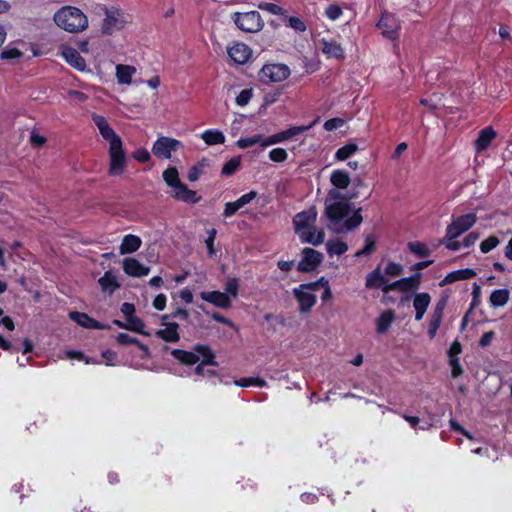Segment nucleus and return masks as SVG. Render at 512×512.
<instances>
[{
	"instance_id": "obj_1",
	"label": "nucleus",
	"mask_w": 512,
	"mask_h": 512,
	"mask_svg": "<svg viewBox=\"0 0 512 512\" xmlns=\"http://www.w3.org/2000/svg\"><path fill=\"white\" fill-rule=\"evenodd\" d=\"M358 197L355 191L341 194L336 189H330L325 199L324 216L328 220L327 228L336 233L342 234L356 229L363 221L361 210L358 208L354 213L346 218L351 210L350 200Z\"/></svg>"
},
{
	"instance_id": "obj_2",
	"label": "nucleus",
	"mask_w": 512,
	"mask_h": 512,
	"mask_svg": "<svg viewBox=\"0 0 512 512\" xmlns=\"http://www.w3.org/2000/svg\"><path fill=\"white\" fill-rule=\"evenodd\" d=\"M99 132L105 140L109 141V175L116 176L122 174L126 165V154L123 149L121 138L115 133L110 125L99 130Z\"/></svg>"
},
{
	"instance_id": "obj_3",
	"label": "nucleus",
	"mask_w": 512,
	"mask_h": 512,
	"mask_svg": "<svg viewBox=\"0 0 512 512\" xmlns=\"http://www.w3.org/2000/svg\"><path fill=\"white\" fill-rule=\"evenodd\" d=\"M54 21L61 29L70 33L83 31L88 26V19L78 8L65 6L54 15Z\"/></svg>"
},
{
	"instance_id": "obj_4",
	"label": "nucleus",
	"mask_w": 512,
	"mask_h": 512,
	"mask_svg": "<svg viewBox=\"0 0 512 512\" xmlns=\"http://www.w3.org/2000/svg\"><path fill=\"white\" fill-rule=\"evenodd\" d=\"M163 180L173 189L171 196L179 201L189 204H195L201 200L200 196L182 183L179 179L178 170L175 167L167 168L162 174Z\"/></svg>"
},
{
	"instance_id": "obj_5",
	"label": "nucleus",
	"mask_w": 512,
	"mask_h": 512,
	"mask_svg": "<svg viewBox=\"0 0 512 512\" xmlns=\"http://www.w3.org/2000/svg\"><path fill=\"white\" fill-rule=\"evenodd\" d=\"M232 19L240 30L248 33H256L264 26L261 15L257 11L245 13L235 12Z\"/></svg>"
},
{
	"instance_id": "obj_6",
	"label": "nucleus",
	"mask_w": 512,
	"mask_h": 512,
	"mask_svg": "<svg viewBox=\"0 0 512 512\" xmlns=\"http://www.w3.org/2000/svg\"><path fill=\"white\" fill-rule=\"evenodd\" d=\"M290 75V69L285 64H266L259 72L261 82L271 84L286 80Z\"/></svg>"
},
{
	"instance_id": "obj_7",
	"label": "nucleus",
	"mask_w": 512,
	"mask_h": 512,
	"mask_svg": "<svg viewBox=\"0 0 512 512\" xmlns=\"http://www.w3.org/2000/svg\"><path fill=\"white\" fill-rule=\"evenodd\" d=\"M477 221L475 213H468L453 219L452 223L446 228V238L453 240L468 231Z\"/></svg>"
},
{
	"instance_id": "obj_8",
	"label": "nucleus",
	"mask_w": 512,
	"mask_h": 512,
	"mask_svg": "<svg viewBox=\"0 0 512 512\" xmlns=\"http://www.w3.org/2000/svg\"><path fill=\"white\" fill-rule=\"evenodd\" d=\"M194 351L201 355L203 358L202 361L195 368V373L200 376L213 377L216 376V371L207 369L205 370V366H218L217 361L215 360V354L212 349L203 344H197L194 346Z\"/></svg>"
},
{
	"instance_id": "obj_9",
	"label": "nucleus",
	"mask_w": 512,
	"mask_h": 512,
	"mask_svg": "<svg viewBox=\"0 0 512 512\" xmlns=\"http://www.w3.org/2000/svg\"><path fill=\"white\" fill-rule=\"evenodd\" d=\"M181 146L180 141L163 136L154 142L152 152L157 157L170 159L172 152L176 151Z\"/></svg>"
},
{
	"instance_id": "obj_10",
	"label": "nucleus",
	"mask_w": 512,
	"mask_h": 512,
	"mask_svg": "<svg viewBox=\"0 0 512 512\" xmlns=\"http://www.w3.org/2000/svg\"><path fill=\"white\" fill-rule=\"evenodd\" d=\"M317 210L314 206L310 207L308 210L297 213L293 217V225L296 234H300L303 231L313 228L317 220Z\"/></svg>"
},
{
	"instance_id": "obj_11",
	"label": "nucleus",
	"mask_w": 512,
	"mask_h": 512,
	"mask_svg": "<svg viewBox=\"0 0 512 512\" xmlns=\"http://www.w3.org/2000/svg\"><path fill=\"white\" fill-rule=\"evenodd\" d=\"M311 284H302L293 290L294 296L299 302V311L301 313L310 312L316 303V296L310 292Z\"/></svg>"
},
{
	"instance_id": "obj_12",
	"label": "nucleus",
	"mask_w": 512,
	"mask_h": 512,
	"mask_svg": "<svg viewBox=\"0 0 512 512\" xmlns=\"http://www.w3.org/2000/svg\"><path fill=\"white\" fill-rule=\"evenodd\" d=\"M124 23L123 13L119 9L105 8V19L102 24L104 34H112L113 31L121 29Z\"/></svg>"
},
{
	"instance_id": "obj_13",
	"label": "nucleus",
	"mask_w": 512,
	"mask_h": 512,
	"mask_svg": "<svg viewBox=\"0 0 512 512\" xmlns=\"http://www.w3.org/2000/svg\"><path fill=\"white\" fill-rule=\"evenodd\" d=\"M302 256L297 266L300 272L312 271L323 261V254L321 252L308 247L302 250Z\"/></svg>"
},
{
	"instance_id": "obj_14",
	"label": "nucleus",
	"mask_w": 512,
	"mask_h": 512,
	"mask_svg": "<svg viewBox=\"0 0 512 512\" xmlns=\"http://www.w3.org/2000/svg\"><path fill=\"white\" fill-rule=\"evenodd\" d=\"M60 53L66 62L73 68L79 71H84L86 69V62L76 49L63 45L60 48Z\"/></svg>"
},
{
	"instance_id": "obj_15",
	"label": "nucleus",
	"mask_w": 512,
	"mask_h": 512,
	"mask_svg": "<svg viewBox=\"0 0 512 512\" xmlns=\"http://www.w3.org/2000/svg\"><path fill=\"white\" fill-rule=\"evenodd\" d=\"M201 299L214 305L215 307L228 309L231 307V299L226 293L220 291H203L200 293Z\"/></svg>"
},
{
	"instance_id": "obj_16",
	"label": "nucleus",
	"mask_w": 512,
	"mask_h": 512,
	"mask_svg": "<svg viewBox=\"0 0 512 512\" xmlns=\"http://www.w3.org/2000/svg\"><path fill=\"white\" fill-rule=\"evenodd\" d=\"M377 26L382 29V34L384 37L390 40L398 38L399 25L392 15H382Z\"/></svg>"
},
{
	"instance_id": "obj_17",
	"label": "nucleus",
	"mask_w": 512,
	"mask_h": 512,
	"mask_svg": "<svg viewBox=\"0 0 512 512\" xmlns=\"http://www.w3.org/2000/svg\"><path fill=\"white\" fill-rule=\"evenodd\" d=\"M123 270L131 277H143L149 274L150 267L144 266L136 258L127 257L123 260Z\"/></svg>"
},
{
	"instance_id": "obj_18",
	"label": "nucleus",
	"mask_w": 512,
	"mask_h": 512,
	"mask_svg": "<svg viewBox=\"0 0 512 512\" xmlns=\"http://www.w3.org/2000/svg\"><path fill=\"white\" fill-rule=\"evenodd\" d=\"M227 52L232 61L237 64H245L252 54V50L244 43H236Z\"/></svg>"
},
{
	"instance_id": "obj_19",
	"label": "nucleus",
	"mask_w": 512,
	"mask_h": 512,
	"mask_svg": "<svg viewBox=\"0 0 512 512\" xmlns=\"http://www.w3.org/2000/svg\"><path fill=\"white\" fill-rule=\"evenodd\" d=\"M70 318L75 321L78 325L89 328V329H106L107 326L101 324L89 315L83 312L73 311L69 314Z\"/></svg>"
},
{
	"instance_id": "obj_20",
	"label": "nucleus",
	"mask_w": 512,
	"mask_h": 512,
	"mask_svg": "<svg viewBox=\"0 0 512 512\" xmlns=\"http://www.w3.org/2000/svg\"><path fill=\"white\" fill-rule=\"evenodd\" d=\"M431 302V297L428 293L422 292L415 294L413 298V307L415 309V320H422L429 304Z\"/></svg>"
},
{
	"instance_id": "obj_21",
	"label": "nucleus",
	"mask_w": 512,
	"mask_h": 512,
	"mask_svg": "<svg viewBox=\"0 0 512 512\" xmlns=\"http://www.w3.org/2000/svg\"><path fill=\"white\" fill-rule=\"evenodd\" d=\"M298 236L302 242L318 246L324 242L325 233L323 229H316L314 224L313 228L303 231Z\"/></svg>"
},
{
	"instance_id": "obj_22",
	"label": "nucleus",
	"mask_w": 512,
	"mask_h": 512,
	"mask_svg": "<svg viewBox=\"0 0 512 512\" xmlns=\"http://www.w3.org/2000/svg\"><path fill=\"white\" fill-rule=\"evenodd\" d=\"M141 244H142V240L137 235H134V234L125 235L122 240V243L119 247V253L121 255L131 254V253L137 251L141 247Z\"/></svg>"
},
{
	"instance_id": "obj_23",
	"label": "nucleus",
	"mask_w": 512,
	"mask_h": 512,
	"mask_svg": "<svg viewBox=\"0 0 512 512\" xmlns=\"http://www.w3.org/2000/svg\"><path fill=\"white\" fill-rule=\"evenodd\" d=\"M385 282V276L382 273L380 266H378L366 276L365 287L368 289H382Z\"/></svg>"
},
{
	"instance_id": "obj_24",
	"label": "nucleus",
	"mask_w": 512,
	"mask_h": 512,
	"mask_svg": "<svg viewBox=\"0 0 512 512\" xmlns=\"http://www.w3.org/2000/svg\"><path fill=\"white\" fill-rule=\"evenodd\" d=\"M330 182L334 186L333 189L343 190L349 186L351 179H350L348 172H346L344 170L337 169V170L332 171V173L330 175Z\"/></svg>"
},
{
	"instance_id": "obj_25",
	"label": "nucleus",
	"mask_w": 512,
	"mask_h": 512,
	"mask_svg": "<svg viewBox=\"0 0 512 512\" xmlns=\"http://www.w3.org/2000/svg\"><path fill=\"white\" fill-rule=\"evenodd\" d=\"M178 327L176 322L169 323L164 329L156 331V336L166 342H177L180 339Z\"/></svg>"
},
{
	"instance_id": "obj_26",
	"label": "nucleus",
	"mask_w": 512,
	"mask_h": 512,
	"mask_svg": "<svg viewBox=\"0 0 512 512\" xmlns=\"http://www.w3.org/2000/svg\"><path fill=\"white\" fill-rule=\"evenodd\" d=\"M171 355L184 365H193L199 361L200 354L197 352L185 351L181 349H173Z\"/></svg>"
},
{
	"instance_id": "obj_27",
	"label": "nucleus",
	"mask_w": 512,
	"mask_h": 512,
	"mask_svg": "<svg viewBox=\"0 0 512 512\" xmlns=\"http://www.w3.org/2000/svg\"><path fill=\"white\" fill-rule=\"evenodd\" d=\"M474 276H476V272L470 268L455 270V271H452L451 273H449L448 275H446V277L442 280L440 285L442 286L447 283H453V282L459 281V280L470 279V278H473Z\"/></svg>"
},
{
	"instance_id": "obj_28",
	"label": "nucleus",
	"mask_w": 512,
	"mask_h": 512,
	"mask_svg": "<svg viewBox=\"0 0 512 512\" xmlns=\"http://www.w3.org/2000/svg\"><path fill=\"white\" fill-rule=\"evenodd\" d=\"M496 137V132L492 127H486L480 131L478 138L475 140V146L478 151L485 150Z\"/></svg>"
},
{
	"instance_id": "obj_29",
	"label": "nucleus",
	"mask_w": 512,
	"mask_h": 512,
	"mask_svg": "<svg viewBox=\"0 0 512 512\" xmlns=\"http://www.w3.org/2000/svg\"><path fill=\"white\" fill-rule=\"evenodd\" d=\"M211 161L207 158H203L197 164L192 166L189 169L187 178L189 181L194 182L199 179V177L207 172V169L210 167Z\"/></svg>"
},
{
	"instance_id": "obj_30",
	"label": "nucleus",
	"mask_w": 512,
	"mask_h": 512,
	"mask_svg": "<svg viewBox=\"0 0 512 512\" xmlns=\"http://www.w3.org/2000/svg\"><path fill=\"white\" fill-rule=\"evenodd\" d=\"M136 68L130 65L119 64L116 66V77L120 84H131L132 76L135 74Z\"/></svg>"
},
{
	"instance_id": "obj_31",
	"label": "nucleus",
	"mask_w": 512,
	"mask_h": 512,
	"mask_svg": "<svg viewBox=\"0 0 512 512\" xmlns=\"http://www.w3.org/2000/svg\"><path fill=\"white\" fill-rule=\"evenodd\" d=\"M98 283L103 291H108L110 294L120 287L115 275L111 271L105 272L98 280Z\"/></svg>"
},
{
	"instance_id": "obj_32",
	"label": "nucleus",
	"mask_w": 512,
	"mask_h": 512,
	"mask_svg": "<svg viewBox=\"0 0 512 512\" xmlns=\"http://www.w3.org/2000/svg\"><path fill=\"white\" fill-rule=\"evenodd\" d=\"M201 138L209 146L223 144L225 142L224 134L217 129L205 130L201 134Z\"/></svg>"
},
{
	"instance_id": "obj_33",
	"label": "nucleus",
	"mask_w": 512,
	"mask_h": 512,
	"mask_svg": "<svg viewBox=\"0 0 512 512\" xmlns=\"http://www.w3.org/2000/svg\"><path fill=\"white\" fill-rule=\"evenodd\" d=\"M395 320V314L392 310L384 311L376 320L377 332H386L393 321Z\"/></svg>"
},
{
	"instance_id": "obj_34",
	"label": "nucleus",
	"mask_w": 512,
	"mask_h": 512,
	"mask_svg": "<svg viewBox=\"0 0 512 512\" xmlns=\"http://www.w3.org/2000/svg\"><path fill=\"white\" fill-rule=\"evenodd\" d=\"M510 292L507 289H497L492 291L489 301L493 307H502L509 301Z\"/></svg>"
},
{
	"instance_id": "obj_35",
	"label": "nucleus",
	"mask_w": 512,
	"mask_h": 512,
	"mask_svg": "<svg viewBox=\"0 0 512 512\" xmlns=\"http://www.w3.org/2000/svg\"><path fill=\"white\" fill-rule=\"evenodd\" d=\"M405 420L410 424L411 428L424 430L429 427L437 426L440 418H405Z\"/></svg>"
},
{
	"instance_id": "obj_36",
	"label": "nucleus",
	"mask_w": 512,
	"mask_h": 512,
	"mask_svg": "<svg viewBox=\"0 0 512 512\" xmlns=\"http://www.w3.org/2000/svg\"><path fill=\"white\" fill-rule=\"evenodd\" d=\"M322 51L324 54L328 55L329 57L333 58H343L344 57V51L340 44H338L335 41H323V47Z\"/></svg>"
},
{
	"instance_id": "obj_37",
	"label": "nucleus",
	"mask_w": 512,
	"mask_h": 512,
	"mask_svg": "<svg viewBox=\"0 0 512 512\" xmlns=\"http://www.w3.org/2000/svg\"><path fill=\"white\" fill-rule=\"evenodd\" d=\"M116 341L120 345L135 344L145 353L146 356L149 355V348L127 333H119L116 337Z\"/></svg>"
},
{
	"instance_id": "obj_38",
	"label": "nucleus",
	"mask_w": 512,
	"mask_h": 512,
	"mask_svg": "<svg viewBox=\"0 0 512 512\" xmlns=\"http://www.w3.org/2000/svg\"><path fill=\"white\" fill-rule=\"evenodd\" d=\"M407 247L410 252L420 258L427 257L431 254V250L427 247V245L419 241L409 242Z\"/></svg>"
},
{
	"instance_id": "obj_39",
	"label": "nucleus",
	"mask_w": 512,
	"mask_h": 512,
	"mask_svg": "<svg viewBox=\"0 0 512 512\" xmlns=\"http://www.w3.org/2000/svg\"><path fill=\"white\" fill-rule=\"evenodd\" d=\"M358 150V146L354 143H348L339 148L335 154L337 160L343 161L348 159Z\"/></svg>"
},
{
	"instance_id": "obj_40",
	"label": "nucleus",
	"mask_w": 512,
	"mask_h": 512,
	"mask_svg": "<svg viewBox=\"0 0 512 512\" xmlns=\"http://www.w3.org/2000/svg\"><path fill=\"white\" fill-rule=\"evenodd\" d=\"M329 255H342L348 250V246L343 241H328L326 244Z\"/></svg>"
},
{
	"instance_id": "obj_41",
	"label": "nucleus",
	"mask_w": 512,
	"mask_h": 512,
	"mask_svg": "<svg viewBox=\"0 0 512 512\" xmlns=\"http://www.w3.org/2000/svg\"><path fill=\"white\" fill-rule=\"evenodd\" d=\"M420 280H421L420 273H416L410 277L400 279V281H403L402 285H401V290L408 291V290H412V289H417L420 285Z\"/></svg>"
},
{
	"instance_id": "obj_42",
	"label": "nucleus",
	"mask_w": 512,
	"mask_h": 512,
	"mask_svg": "<svg viewBox=\"0 0 512 512\" xmlns=\"http://www.w3.org/2000/svg\"><path fill=\"white\" fill-rule=\"evenodd\" d=\"M241 164V157L236 156L231 158L225 165L223 166L221 170V175L223 176H231L233 175L237 169L240 167Z\"/></svg>"
},
{
	"instance_id": "obj_43",
	"label": "nucleus",
	"mask_w": 512,
	"mask_h": 512,
	"mask_svg": "<svg viewBox=\"0 0 512 512\" xmlns=\"http://www.w3.org/2000/svg\"><path fill=\"white\" fill-rule=\"evenodd\" d=\"M144 322L142 319H140L137 316H132L131 318L127 319L126 329L132 330L134 332L143 334V335H149V333L145 332L144 329Z\"/></svg>"
},
{
	"instance_id": "obj_44",
	"label": "nucleus",
	"mask_w": 512,
	"mask_h": 512,
	"mask_svg": "<svg viewBox=\"0 0 512 512\" xmlns=\"http://www.w3.org/2000/svg\"><path fill=\"white\" fill-rule=\"evenodd\" d=\"M239 291V280L235 277L228 278L224 287V293L232 298H237Z\"/></svg>"
},
{
	"instance_id": "obj_45",
	"label": "nucleus",
	"mask_w": 512,
	"mask_h": 512,
	"mask_svg": "<svg viewBox=\"0 0 512 512\" xmlns=\"http://www.w3.org/2000/svg\"><path fill=\"white\" fill-rule=\"evenodd\" d=\"M262 141L261 135H253L250 137H243L237 140L236 145L240 149L252 147Z\"/></svg>"
},
{
	"instance_id": "obj_46",
	"label": "nucleus",
	"mask_w": 512,
	"mask_h": 512,
	"mask_svg": "<svg viewBox=\"0 0 512 512\" xmlns=\"http://www.w3.org/2000/svg\"><path fill=\"white\" fill-rule=\"evenodd\" d=\"M288 139V136L286 134V130L282 131L280 133H277L275 135L269 136L267 138L262 137V141L260 142L261 146L266 147L269 145H273L276 143L283 142Z\"/></svg>"
},
{
	"instance_id": "obj_47",
	"label": "nucleus",
	"mask_w": 512,
	"mask_h": 512,
	"mask_svg": "<svg viewBox=\"0 0 512 512\" xmlns=\"http://www.w3.org/2000/svg\"><path fill=\"white\" fill-rule=\"evenodd\" d=\"M288 139V136L286 134V130L282 131L280 133H277L275 135L269 136L267 138L262 137V141L260 142L261 146L266 147L269 145H273L276 143L283 142Z\"/></svg>"
},
{
	"instance_id": "obj_48",
	"label": "nucleus",
	"mask_w": 512,
	"mask_h": 512,
	"mask_svg": "<svg viewBox=\"0 0 512 512\" xmlns=\"http://www.w3.org/2000/svg\"><path fill=\"white\" fill-rule=\"evenodd\" d=\"M288 139V136L286 134V130L282 131L280 133H277L275 135L269 136L267 138L262 137V141L260 142L261 146L266 147L269 145H273L276 143L283 142Z\"/></svg>"
},
{
	"instance_id": "obj_49",
	"label": "nucleus",
	"mask_w": 512,
	"mask_h": 512,
	"mask_svg": "<svg viewBox=\"0 0 512 512\" xmlns=\"http://www.w3.org/2000/svg\"><path fill=\"white\" fill-rule=\"evenodd\" d=\"M235 385L241 387H248L251 385H256L258 387H264L266 385V381L259 377H251V378H242L240 380L234 381Z\"/></svg>"
},
{
	"instance_id": "obj_50",
	"label": "nucleus",
	"mask_w": 512,
	"mask_h": 512,
	"mask_svg": "<svg viewBox=\"0 0 512 512\" xmlns=\"http://www.w3.org/2000/svg\"><path fill=\"white\" fill-rule=\"evenodd\" d=\"M500 243L498 237L491 235L480 243V250L482 253H488L496 248Z\"/></svg>"
},
{
	"instance_id": "obj_51",
	"label": "nucleus",
	"mask_w": 512,
	"mask_h": 512,
	"mask_svg": "<svg viewBox=\"0 0 512 512\" xmlns=\"http://www.w3.org/2000/svg\"><path fill=\"white\" fill-rule=\"evenodd\" d=\"M375 250V240L372 236H367L365 238V245L364 247L357 251L355 254V257H361L364 255H369Z\"/></svg>"
},
{
	"instance_id": "obj_52",
	"label": "nucleus",
	"mask_w": 512,
	"mask_h": 512,
	"mask_svg": "<svg viewBox=\"0 0 512 512\" xmlns=\"http://www.w3.org/2000/svg\"><path fill=\"white\" fill-rule=\"evenodd\" d=\"M259 9L265 10L273 15H284L285 10L277 4L262 2L258 5Z\"/></svg>"
},
{
	"instance_id": "obj_53",
	"label": "nucleus",
	"mask_w": 512,
	"mask_h": 512,
	"mask_svg": "<svg viewBox=\"0 0 512 512\" xmlns=\"http://www.w3.org/2000/svg\"><path fill=\"white\" fill-rule=\"evenodd\" d=\"M288 157V154L283 148H274L269 152V158L274 162H284Z\"/></svg>"
},
{
	"instance_id": "obj_54",
	"label": "nucleus",
	"mask_w": 512,
	"mask_h": 512,
	"mask_svg": "<svg viewBox=\"0 0 512 512\" xmlns=\"http://www.w3.org/2000/svg\"><path fill=\"white\" fill-rule=\"evenodd\" d=\"M288 25L297 32H304L307 28L304 21L295 16L288 18Z\"/></svg>"
},
{
	"instance_id": "obj_55",
	"label": "nucleus",
	"mask_w": 512,
	"mask_h": 512,
	"mask_svg": "<svg viewBox=\"0 0 512 512\" xmlns=\"http://www.w3.org/2000/svg\"><path fill=\"white\" fill-rule=\"evenodd\" d=\"M449 364L451 366L452 377L457 378L463 373L458 357H449Z\"/></svg>"
},
{
	"instance_id": "obj_56",
	"label": "nucleus",
	"mask_w": 512,
	"mask_h": 512,
	"mask_svg": "<svg viewBox=\"0 0 512 512\" xmlns=\"http://www.w3.org/2000/svg\"><path fill=\"white\" fill-rule=\"evenodd\" d=\"M343 11L341 9L340 6L336 5V4H332V5H329L327 8H326V11H325V15L330 19V20H336L338 19L341 15H342Z\"/></svg>"
},
{
	"instance_id": "obj_57",
	"label": "nucleus",
	"mask_w": 512,
	"mask_h": 512,
	"mask_svg": "<svg viewBox=\"0 0 512 512\" xmlns=\"http://www.w3.org/2000/svg\"><path fill=\"white\" fill-rule=\"evenodd\" d=\"M403 272V267L398 264V263H395V262H388L386 268H385V273L387 275H390V276H399L401 275Z\"/></svg>"
},
{
	"instance_id": "obj_58",
	"label": "nucleus",
	"mask_w": 512,
	"mask_h": 512,
	"mask_svg": "<svg viewBox=\"0 0 512 512\" xmlns=\"http://www.w3.org/2000/svg\"><path fill=\"white\" fill-rule=\"evenodd\" d=\"M314 123L315 122H313L307 126H295V127H291L289 129H287L286 134L288 136V139L308 131L314 125Z\"/></svg>"
},
{
	"instance_id": "obj_59",
	"label": "nucleus",
	"mask_w": 512,
	"mask_h": 512,
	"mask_svg": "<svg viewBox=\"0 0 512 512\" xmlns=\"http://www.w3.org/2000/svg\"><path fill=\"white\" fill-rule=\"evenodd\" d=\"M23 53L17 48H6L1 52L2 59H17L22 57Z\"/></svg>"
},
{
	"instance_id": "obj_60",
	"label": "nucleus",
	"mask_w": 512,
	"mask_h": 512,
	"mask_svg": "<svg viewBox=\"0 0 512 512\" xmlns=\"http://www.w3.org/2000/svg\"><path fill=\"white\" fill-rule=\"evenodd\" d=\"M251 97H252V91L251 90H248V89L242 90L238 94V96L236 97V103L239 106H245L246 104H248V102L250 101Z\"/></svg>"
},
{
	"instance_id": "obj_61",
	"label": "nucleus",
	"mask_w": 512,
	"mask_h": 512,
	"mask_svg": "<svg viewBox=\"0 0 512 512\" xmlns=\"http://www.w3.org/2000/svg\"><path fill=\"white\" fill-rule=\"evenodd\" d=\"M216 229L215 228H212L208 231V237L205 241L206 243V246H207V249H208V253L210 255H213L215 253V249H214V240H215V237H216Z\"/></svg>"
},
{
	"instance_id": "obj_62",
	"label": "nucleus",
	"mask_w": 512,
	"mask_h": 512,
	"mask_svg": "<svg viewBox=\"0 0 512 512\" xmlns=\"http://www.w3.org/2000/svg\"><path fill=\"white\" fill-rule=\"evenodd\" d=\"M239 209H241V207L239 204H237V201L227 202L225 204L223 215L225 217H230V216L234 215Z\"/></svg>"
},
{
	"instance_id": "obj_63",
	"label": "nucleus",
	"mask_w": 512,
	"mask_h": 512,
	"mask_svg": "<svg viewBox=\"0 0 512 512\" xmlns=\"http://www.w3.org/2000/svg\"><path fill=\"white\" fill-rule=\"evenodd\" d=\"M257 196V192L256 191H250L249 193H246L244 195H242L240 198H238L236 201H237V204L240 205V207H244L246 204H249L252 200H254Z\"/></svg>"
},
{
	"instance_id": "obj_64",
	"label": "nucleus",
	"mask_w": 512,
	"mask_h": 512,
	"mask_svg": "<svg viewBox=\"0 0 512 512\" xmlns=\"http://www.w3.org/2000/svg\"><path fill=\"white\" fill-rule=\"evenodd\" d=\"M133 157L139 161V162H142V163H145L147 161H149L150 159V154L149 152L145 149V148H140V149H137L134 153H133Z\"/></svg>"
}]
</instances>
